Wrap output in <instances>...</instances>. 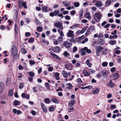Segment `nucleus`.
Listing matches in <instances>:
<instances>
[{
	"mask_svg": "<svg viewBox=\"0 0 121 121\" xmlns=\"http://www.w3.org/2000/svg\"><path fill=\"white\" fill-rule=\"evenodd\" d=\"M17 50L16 47L14 45L12 46L11 56L13 57H14L17 53Z\"/></svg>",
	"mask_w": 121,
	"mask_h": 121,
	"instance_id": "1",
	"label": "nucleus"
},
{
	"mask_svg": "<svg viewBox=\"0 0 121 121\" xmlns=\"http://www.w3.org/2000/svg\"><path fill=\"white\" fill-rule=\"evenodd\" d=\"M104 48L99 46H97L96 48V55L99 56L100 54V52L101 50H103Z\"/></svg>",
	"mask_w": 121,
	"mask_h": 121,
	"instance_id": "2",
	"label": "nucleus"
},
{
	"mask_svg": "<svg viewBox=\"0 0 121 121\" xmlns=\"http://www.w3.org/2000/svg\"><path fill=\"white\" fill-rule=\"evenodd\" d=\"M59 13V11L57 10H55L53 12H52L50 13V16L52 17H53L54 16H57L58 14Z\"/></svg>",
	"mask_w": 121,
	"mask_h": 121,
	"instance_id": "3",
	"label": "nucleus"
},
{
	"mask_svg": "<svg viewBox=\"0 0 121 121\" xmlns=\"http://www.w3.org/2000/svg\"><path fill=\"white\" fill-rule=\"evenodd\" d=\"M50 53L52 56L53 57L56 58L57 60H61L60 58L56 54H55L52 51H50Z\"/></svg>",
	"mask_w": 121,
	"mask_h": 121,
	"instance_id": "4",
	"label": "nucleus"
},
{
	"mask_svg": "<svg viewBox=\"0 0 121 121\" xmlns=\"http://www.w3.org/2000/svg\"><path fill=\"white\" fill-rule=\"evenodd\" d=\"M5 87L4 84L2 82H0V94L3 92Z\"/></svg>",
	"mask_w": 121,
	"mask_h": 121,
	"instance_id": "5",
	"label": "nucleus"
},
{
	"mask_svg": "<svg viewBox=\"0 0 121 121\" xmlns=\"http://www.w3.org/2000/svg\"><path fill=\"white\" fill-rule=\"evenodd\" d=\"M63 45L66 48H70L71 44L70 43L68 42L64 41V43H63Z\"/></svg>",
	"mask_w": 121,
	"mask_h": 121,
	"instance_id": "6",
	"label": "nucleus"
},
{
	"mask_svg": "<svg viewBox=\"0 0 121 121\" xmlns=\"http://www.w3.org/2000/svg\"><path fill=\"white\" fill-rule=\"evenodd\" d=\"M65 67L67 70H71L72 69L73 66L71 64H66L65 65Z\"/></svg>",
	"mask_w": 121,
	"mask_h": 121,
	"instance_id": "7",
	"label": "nucleus"
},
{
	"mask_svg": "<svg viewBox=\"0 0 121 121\" xmlns=\"http://www.w3.org/2000/svg\"><path fill=\"white\" fill-rule=\"evenodd\" d=\"M73 33V31L71 30H69L67 33V36L68 37H71L73 36H74Z\"/></svg>",
	"mask_w": 121,
	"mask_h": 121,
	"instance_id": "8",
	"label": "nucleus"
},
{
	"mask_svg": "<svg viewBox=\"0 0 121 121\" xmlns=\"http://www.w3.org/2000/svg\"><path fill=\"white\" fill-rule=\"evenodd\" d=\"M99 89L98 88L96 87L92 89V92L94 94H96L99 93Z\"/></svg>",
	"mask_w": 121,
	"mask_h": 121,
	"instance_id": "9",
	"label": "nucleus"
},
{
	"mask_svg": "<svg viewBox=\"0 0 121 121\" xmlns=\"http://www.w3.org/2000/svg\"><path fill=\"white\" fill-rule=\"evenodd\" d=\"M61 49L58 46H56L52 49L53 51L55 52H57L60 51Z\"/></svg>",
	"mask_w": 121,
	"mask_h": 121,
	"instance_id": "10",
	"label": "nucleus"
},
{
	"mask_svg": "<svg viewBox=\"0 0 121 121\" xmlns=\"http://www.w3.org/2000/svg\"><path fill=\"white\" fill-rule=\"evenodd\" d=\"M41 105L43 111L45 112H46L47 111V109L46 107L43 103H41Z\"/></svg>",
	"mask_w": 121,
	"mask_h": 121,
	"instance_id": "11",
	"label": "nucleus"
},
{
	"mask_svg": "<svg viewBox=\"0 0 121 121\" xmlns=\"http://www.w3.org/2000/svg\"><path fill=\"white\" fill-rule=\"evenodd\" d=\"M55 26L57 27H62L61 29L62 30L63 27H62V23L58 22H56L54 24Z\"/></svg>",
	"mask_w": 121,
	"mask_h": 121,
	"instance_id": "12",
	"label": "nucleus"
},
{
	"mask_svg": "<svg viewBox=\"0 0 121 121\" xmlns=\"http://www.w3.org/2000/svg\"><path fill=\"white\" fill-rule=\"evenodd\" d=\"M98 44L100 45H102L105 43L104 41L102 39H99L97 41Z\"/></svg>",
	"mask_w": 121,
	"mask_h": 121,
	"instance_id": "13",
	"label": "nucleus"
},
{
	"mask_svg": "<svg viewBox=\"0 0 121 121\" xmlns=\"http://www.w3.org/2000/svg\"><path fill=\"white\" fill-rule=\"evenodd\" d=\"M65 86H66L65 88L66 89H71L73 87V85L71 83H69L66 84Z\"/></svg>",
	"mask_w": 121,
	"mask_h": 121,
	"instance_id": "14",
	"label": "nucleus"
},
{
	"mask_svg": "<svg viewBox=\"0 0 121 121\" xmlns=\"http://www.w3.org/2000/svg\"><path fill=\"white\" fill-rule=\"evenodd\" d=\"M83 73L85 76H89L90 75V73L88 72L86 69H84L83 71Z\"/></svg>",
	"mask_w": 121,
	"mask_h": 121,
	"instance_id": "15",
	"label": "nucleus"
},
{
	"mask_svg": "<svg viewBox=\"0 0 121 121\" xmlns=\"http://www.w3.org/2000/svg\"><path fill=\"white\" fill-rule=\"evenodd\" d=\"M102 2L100 1H96L95 6L98 7H100L102 6L101 4Z\"/></svg>",
	"mask_w": 121,
	"mask_h": 121,
	"instance_id": "16",
	"label": "nucleus"
},
{
	"mask_svg": "<svg viewBox=\"0 0 121 121\" xmlns=\"http://www.w3.org/2000/svg\"><path fill=\"white\" fill-rule=\"evenodd\" d=\"M75 101L74 100H73L70 101L69 103L68 106L69 107H71L75 103Z\"/></svg>",
	"mask_w": 121,
	"mask_h": 121,
	"instance_id": "17",
	"label": "nucleus"
},
{
	"mask_svg": "<svg viewBox=\"0 0 121 121\" xmlns=\"http://www.w3.org/2000/svg\"><path fill=\"white\" fill-rule=\"evenodd\" d=\"M94 16L96 17L97 19L98 20H100L101 18V15L99 13H95L94 15Z\"/></svg>",
	"mask_w": 121,
	"mask_h": 121,
	"instance_id": "18",
	"label": "nucleus"
},
{
	"mask_svg": "<svg viewBox=\"0 0 121 121\" xmlns=\"http://www.w3.org/2000/svg\"><path fill=\"white\" fill-rule=\"evenodd\" d=\"M62 74L64 78H67L68 77L67 73L66 71L64 70L63 71H62Z\"/></svg>",
	"mask_w": 121,
	"mask_h": 121,
	"instance_id": "19",
	"label": "nucleus"
},
{
	"mask_svg": "<svg viewBox=\"0 0 121 121\" xmlns=\"http://www.w3.org/2000/svg\"><path fill=\"white\" fill-rule=\"evenodd\" d=\"M85 17L90 19L91 18V17L90 15V13L89 12H86L85 16Z\"/></svg>",
	"mask_w": 121,
	"mask_h": 121,
	"instance_id": "20",
	"label": "nucleus"
},
{
	"mask_svg": "<svg viewBox=\"0 0 121 121\" xmlns=\"http://www.w3.org/2000/svg\"><path fill=\"white\" fill-rule=\"evenodd\" d=\"M51 101L53 103L56 104H58L59 103V101L56 99L52 98L51 99Z\"/></svg>",
	"mask_w": 121,
	"mask_h": 121,
	"instance_id": "21",
	"label": "nucleus"
},
{
	"mask_svg": "<svg viewBox=\"0 0 121 121\" xmlns=\"http://www.w3.org/2000/svg\"><path fill=\"white\" fill-rule=\"evenodd\" d=\"M43 101L46 104H49L50 102V99L48 98H46L43 100Z\"/></svg>",
	"mask_w": 121,
	"mask_h": 121,
	"instance_id": "22",
	"label": "nucleus"
},
{
	"mask_svg": "<svg viewBox=\"0 0 121 121\" xmlns=\"http://www.w3.org/2000/svg\"><path fill=\"white\" fill-rule=\"evenodd\" d=\"M112 80H110L109 82L108 83L107 85L108 86H109L110 87H112V86H114V84L112 83Z\"/></svg>",
	"mask_w": 121,
	"mask_h": 121,
	"instance_id": "23",
	"label": "nucleus"
},
{
	"mask_svg": "<svg viewBox=\"0 0 121 121\" xmlns=\"http://www.w3.org/2000/svg\"><path fill=\"white\" fill-rule=\"evenodd\" d=\"M86 63L89 67H91V66L92 64L90 63V60L89 59H87L86 61Z\"/></svg>",
	"mask_w": 121,
	"mask_h": 121,
	"instance_id": "24",
	"label": "nucleus"
},
{
	"mask_svg": "<svg viewBox=\"0 0 121 121\" xmlns=\"http://www.w3.org/2000/svg\"><path fill=\"white\" fill-rule=\"evenodd\" d=\"M60 74L59 73H56L55 74V77L56 79L57 80H59L60 78L59 77Z\"/></svg>",
	"mask_w": 121,
	"mask_h": 121,
	"instance_id": "25",
	"label": "nucleus"
},
{
	"mask_svg": "<svg viewBox=\"0 0 121 121\" xmlns=\"http://www.w3.org/2000/svg\"><path fill=\"white\" fill-rule=\"evenodd\" d=\"M84 51H85L84 48H82L81 49L80 52H81V55H82L84 56L86 54V52Z\"/></svg>",
	"mask_w": 121,
	"mask_h": 121,
	"instance_id": "26",
	"label": "nucleus"
},
{
	"mask_svg": "<svg viewBox=\"0 0 121 121\" xmlns=\"http://www.w3.org/2000/svg\"><path fill=\"white\" fill-rule=\"evenodd\" d=\"M47 8L48 7L47 6L43 7L42 8V10L43 12H48Z\"/></svg>",
	"mask_w": 121,
	"mask_h": 121,
	"instance_id": "27",
	"label": "nucleus"
},
{
	"mask_svg": "<svg viewBox=\"0 0 121 121\" xmlns=\"http://www.w3.org/2000/svg\"><path fill=\"white\" fill-rule=\"evenodd\" d=\"M111 0H107L105 3V5L107 6H109L111 5Z\"/></svg>",
	"mask_w": 121,
	"mask_h": 121,
	"instance_id": "28",
	"label": "nucleus"
},
{
	"mask_svg": "<svg viewBox=\"0 0 121 121\" xmlns=\"http://www.w3.org/2000/svg\"><path fill=\"white\" fill-rule=\"evenodd\" d=\"M84 48L85 51H86L87 53L90 54L91 53V50L90 49H88L87 47H84Z\"/></svg>",
	"mask_w": 121,
	"mask_h": 121,
	"instance_id": "29",
	"label": "nucleus"
},
{
	"mask_svg": "<svg viewBox=\"0 0 121 121\" xmlns=\"http://www.w3.org/2000/svg\"><path fill=\"white\" fill-rule=\"evenodd\" d=\"M119 75L117 73H114L113 75L115 79H118L119 77Z\"/></svg>",
	"mask_w": 121,
	"mask_h": 121,
	"instance_id": "30",
	"label": "nucleus"
},
{
	"mask_svg": "<svg viewBox=\"0 0 121 121\" xmlns=\"http://www.w3.org/2000/svg\"><path fill=\"white\" fill-rule=\"evenodd\" d=\"M18 28L17 24H15L14 25V30L16 33L17 34L18 33Z\"/></svg>",
	"mask_w": 121,
	"mask_h": 121,
	"instance_id": "31",
	"label": "nucleus"
},
{
	"mask_svg": "<svg viewBox=\"0 0 121 121\" xmlns=\"http://www.w3.org/2000/svg\"><path fill=\"white\" fill-rule=\"evenodd\" d=\"M20 101L15 100L13 101V104L15 106H18L20 105V104H19V102Z\"/></svg>",
	"mask_w": 121,
	"mask_h": 121,
	"instance_id": "32",
	"label": "nucleus"
},
{
	"mask_svg": "<svg viewBox=\"0 0 121 121\" xmlns=\"http://www.w3.org/2000/svg\"><path fill=\"white\" fill-rule=\"evenodd\" d=\"M117 37V35H114L113 36L110 35L109 37V38L110 39H114L116 38Z\"/></svg>",
	"mask_w": 121,
	"mask_h": 121,
	"instance_id": "33",
	"label": "nucleus"
},
{
	"mask_svg": "<svg viewBox=\"0 0 121 121\" xmlns=\"http://www.w3.org/2000/svg\"><path fill=\"white\" fill-rule=\"evenodd\" d=\"M26 2H23L22 4V5L23 6L24 8L25 9H27V6L26 5Z\"/></svg>",
	"mask_w": 121,
	"mask_h": 121,
	"instance_id": "34",
	"label": "nucleus"
},
{
	"mask_svg": "<svg viewBox=\"0 0 121 121\" xmlns=\"http://www.w3.org/2000/svg\"><path fill=\"white\" fill-rule=\"evenodd\" d=\"M36 30L38 31L41 32L42 31L43 28L42 27L39 26L37 28Z\"/></svg>",
	"mask_w": 121,
	"mask_h": 121,
	"instance_id": "35",
	"label": "nucleus"
},
{
	"mask_svg": "<svg viewBox=\"0 0 121 121\" xmlns=\"http://www.w3.org/2000/svg\"><path fill=\"white\" fill-rule=\"evenodd\" d=\"M34 41V39L33 37H31L28 40V42L29 43H32Z\"/></svg>",
	"mask_w": 121,
	"mask_h": 121,
	"instance_id": "36",
	"label": "nucleus"
},
{
	"mask_svg": "<svg viewBox=\"0 0 121 121\" xmlns=\"http://www.w3.org/2000/svg\"><path fill=\"white\" fill-rule=\"evenodd\" d=\"M13 95V89L10 90L9 91L8 96H12Z\"/></svg>",
	"mask_w": 121,
	"mask_h": 121,
	"instance_id": "37",
	"label": "nucleus"
},
{
	"mask_svg": "<svg viewBox=\"0 0 121 121\" xmlns=\"http://www.w3.org/2000/svg\"><path fill=\"white\" fill-rule=\"evenodd\" d=\"M83 11L82 9V10H81V11L80 12L79 16V18L80 19H81L82 18L83 15Z\"/></svg>",
	"mask_w": 121,
	"mask_h": 121,
	"instance_id": "38",
	"label": "nucleus"
},
{
	"mask_svg": "<svg viewBox=\"0 0 121 121\" xmlns=\"http://www.w3.org/2000/svg\"><path fill=\"white\" fill-rule=\"evenodd\" d=\"M44 86L45 87L48 89L49 88L50 86L48 82H46L45 83Z\"/></svg>",
	"mask_w": 121,
	"mask_h": 121,
	"instance_id": "39",
	"label": "nucleus"
},
{
	"mask_svg": "<svg viewBox=\"0 0 121 121\" xmlns=\"http://www.w3.org/2000/svg\"><path fill=\"white\" fill-rule=\"evenodd\" d=\"M79 25L78 24H75L71 26H70V28L71 29H73L78 27L77 26Z\"/></svg>",
	"mask_w": 121,
	"mask_h": 121,
	"instance_id": "40",
	"label": "nucleus"
},
{
	"mask_svg": "<svg viewBox=\"0 0 121 121\" xmlns=\"http://www.w3.org/2000/svg\"><path fill=\"white\" fill-rule=\"evenodd\" d=\"M63 55L65 56H69L70 55L67 51H65L63 53Z\"/></svg>",
	"mask_w": 121,
	"mask_h": 121,
	"instance_id": "41",
	"label": "nucleus"
},
{
	"mask_svg": "<svg viewBox=\"0 0 121 121\" xmlns=\"http://www.w3.org/2000/svg\"><path fill=\"white\" fill-rule=\"evenodd\" d=\"M101 74L103 76H106L107 74L106 71L105 70H102L101 72Z\"/></svg>",
	"mask_w": 121,
	"mask_h": 121,
	"instance_id": "42",
	"label": "nucleus"
},
{
	"mask_svg": "<svg viewBox=\"0 0 121 121\" xmlns=\"http://www.w3.org/2000/svg\"><path fill=\"white\" fill-rule=\"evenodd\" d=\"M21 51L22 53H23L24 54H25L26 53V51L25 50L24 48H22L21 49Z\"/></svg>",
	"mask_w": 121,
	"mask_h": 121,
	"instance_id": "43",
	"label": "nucleus"
},
{
	"mask_svg": "<svg viewBox=\"0 0 121 121\" xmlns=\"http://www.w3.org/2000/svg\"><path fill=\"white\" fill-rule=\"evenodd\" d=\"M24 87V84L22 82L20 83V85L19 86V88L20 89H22Z\"/></svg>",
	"mask_w": 121,
	"mask_h": 121,
	"instance_id": "44",
	"label": "nucleus"
},
{
	"mask_svg": "<svg viewBox=\"0 0 121 121\" xmlns=\"http://www.w3.org/2000/svg\"><path fill=\"white\" fill-rule=\"evenodd\" d=\"M29 74L30 76L31 77H33L34 76V73L32 71H31L29 73Z\"/></svg>",
	"mask_w": 121,
	"mask_h": 121,
	"instance_id": "45",
	"label": "nucleus"
},
{
	"mask_svg": "<svg viewBox=\"0 0 121 121\" xmlns=\"http://www.w3.org/2000/svg\"><path fill=\"white\" fill-rule=\"evenodd\" d=\"M74 108L73 107H72L71 108H68V112L69 113L71 112H72V111H73L74 110Z\"/></svg>",
	"mask_w": 121,
	"mask_h": 121,
	"instance_id": "46",
	"label": "nucleus"
},
{
	"mask_svg": "<svg viewBox=\"0 0 121 121\" xmlns=\"http://www.w3.org/2000/svg\"><path fill=\"white\" fill-rule=\"evenodd\" d=\"M57 39L59 42H61L63 40V38L62 37L59 36L58 37Z\"/></svg>",
	"mask_w": 121,
	"mask_h": 121,
	"instance_id": "47",
	"label": "nucleus"
},
{
	"mask_svg": "<svg viewBox=\"0 0 121 121\" xmlns=\"http://www.w3.org/2000/svg\"><path fill=\"white\" fill-rule=\"evenodd\" d=\"M116 42L115 40L111 41L109 42V43L111 45H114L115 44Z\"/></svg>",
	"mask_w": 121,
	"mask_h": 121,
	"instance_id": "48",
	"label": "nucleus"
},
{
	"mask_svg": "<svg viewBox=\"0 0 121 121\" xmlns=\"http://www.w3.org/2000/svg\"><path fill=\"white\" fill-rule=\"evenodd\" d=\"M108 63L107 62H103L102 63V65L103 67H106Z\"/></svg>",
	"mask_w": 121,
	"mask_h": 121,
	"instance_id": "49",
	"label": "nucleus"
},
{
	"mask_svg": "<svg viewBox=\"0 0 121 121\" xmlns=\"http://www.w3.org/2000/svg\"><path fill=\"white\" fill-rule=\"evenodd\" d=\"M90 30H91V29L90 28H88L87 29V30L85 34L86 35H88L89 34V33L90 32Z\"/></svg>",
	"mask_w": 121,
	"mask_h": 121,
	"instance_id": "50",
	"label": "nucleus"
},
{
	"mask_svg": "<svg viewBox=\"0 0 121 121\" xmlns=\"http://www.w3.org/2000/svg\"><path fill=\"white\" fill-rule=\"evenodd\" d=\"M76 81L78 83H81L82 82V81L81 80V79L80 78H78L77 80Z\"/></svg>",
	"mask_w": 121,
	"mask_h": 121,
	"instance_id": "51",
	"label": "nucleus"
},
{
	"mask_svg": "<svg viewBox=\"0 0 121 121\" xmlns=\"http://www.w3.org/2000/svg\"><path fill=\"white\" fill-rule=\"evenodd\" d=\"M31 113L33 115H35L36 114V112L35 111L32 110L31 112Z\"/></svg>",
	"mask_w": 121,
	"mask_h": 121,
	"instance_id": "52",
	"label": "nucleus"
},
{
	"mask_svg": "<svg viewBox=\"0 0 121 121\" xmlns=\"http://www.w3.org/2000/svg\"><path fill=\"white\" fill-rule=\"evenodd\" d=\"M74 5L75 7H78L79 5V3H74Z\"/></svg>",
	"mask_w": 121,
	"mask_h": 121,
	"instance_id": "53",
	"label": "nucleus"
},
{
	"mask_svg": "<svg viewBox=\"0 0 121 121\" xmlns=\"http://www.w3.org/2000/svg\"><path fill=\"white\" fill-rule=\"evenodd\" d=\"M60 31V30H58V32H59L60 33V35L62 37L64 36V35L62 31Z\"/></svg>",
	"mask_w": 121,
	"mask_h": 121,
	"instance_id": "54",
	"label": "nucleus"
},
{
	"mask_svg": "<svg viewBox=\"0 0 121 121\" xmlns=\"http://www.w3.org/2000/svg\"><path fill=\"white\" fill-rule=\"evenodd\" d=\"M65 19L67 20H69L70 19V17L68 15H66L65 17Z\"/></svg>",
	"mask_w": 121,
	"mask_h": 121,
	"instance_id": "55",
	"label": "nucleus"
},
{
	"mask_svg": "<svg viewBox=\"0 0 121 121\" xmlns=\"http://www.w3.org/2000/svg\"><path fill=\"white\" fill-rule=\"evenodd\" d=\"M29 63L31 65H34L35 64V61L30 60L29 61Z\"/></svg>",
	"mask_w": 121,
	"mask_h": 121,
	"instance_id": "56",
	"label": "nucleus"
},
{
	"mask_svg": "<svg viewBox=\"0 0 121 121\" xmlns=\"http://www.w3.org/2000/svg\"><path fill=\"white\" fill-rule=\"evenodd\" d=\"M31 35L30 33L29 32H26L25 33V35L26 37L29 36Z\"/></svg>",
	"mask_w": 121,
	"mask_h": 121,
	"instance_id": "57",
	"label": "nucleus"
},
{
	"mask_svg": "<svg viewBox=\"0 0 121 121\" xmlns=\"http://www.w3.org/2000/svg\"><path fill=\"white\" fill-rule=\"evenodd\" d=\"M77 50V48L76 46L74 47L73 48V52H75Z\"/></svg>",
	"mask_w": 121,
	"mask_h": 121,
	"instance_id": "58",
	"label": "nucleus"
},
{
	"mask_svg": "<svg viewBox=\"0 0 121 121\" xmlns=\"http://www.w3.org/2000/svg\"><path fill=\"white\" fill-rule=\"evenodd\" d=\"M54 109V107H51L49 108V110L50 112L52 111Z\"/></svg>",
	"mask_w": 121,
	"mask_h": 121,
	"instance_id": "59",
	"label": "nucleus"
},
{
	"mask_svg": "<svg viewBox=\"0 0 121 121\" xmlns=\"http://www.w3.org/2000/svg\"><path fill=\"white\" fill-rule=\"evenodd\" d=\"M57 16L60 17L62 18H63V15L61 13H60V14H59H59H58Z\"/></svg>",
	"mask_w": 121,
	"mask_h": 121,
	"instance_id": "60",
	"label": "nucleus"
},
{
	"mask_svg": "<svg viewBox=\"0 0 121 121\" xmlns=\"http://www.w3.org/2000/svg\"><path fill=\"white\" fill-rule=\"evenodd\" d=\"M116 108V106L115 105H111L110 106V108L111 109L115 108Z\"/></svg>",
	"mask_w": 121,
	"mask_h": 121,
	"instance_id": "61",
	"label": "nucleus"
},
{
	"mask_svg": "<svg viewBox=\"0 0 121 121\" xmlns=\"http://www.w3.org/2000/svg\"><path fill=\"white\" fill-rule=\"evenodd\" d=\"M86 28H83L81 31V34L83 33L86 30Z\"/></svg>",
	"mask_w": 121,
	"mask_h": 121,
	"instance_id": "62",
	"label": "nucleus"
},
{
	"mask_svg": "<svg viewBox=\"0 0 121 121\" xmlns=\"http://www.w3.org/2000/svg\"><path fill=\"white\" fill-rule=\"evenodd\" d=\"M70 13L72 15H74L75 14V10H73L70 12Z\"/></svg>",
	"mask_w": 121,
	"mask_h": 121,
	"instance_id": "63",
	"label": "nucleus"
},
{
	"mask_svg": "<svg viewBox=\"0 0 121 121\" xmlns=\"http://www.w3.org/2000/svg\"><path fill=\"white\" fill-rule=\"evenodd\" d=\"M116 69V68L115 67H113L111 69V71L112 72H114Z\"/></svg>",
	"mask_w": 121,
	"mask_h": 121,
	"instance_id": "64",
	"label": "nucleus"
}]
</instances>
